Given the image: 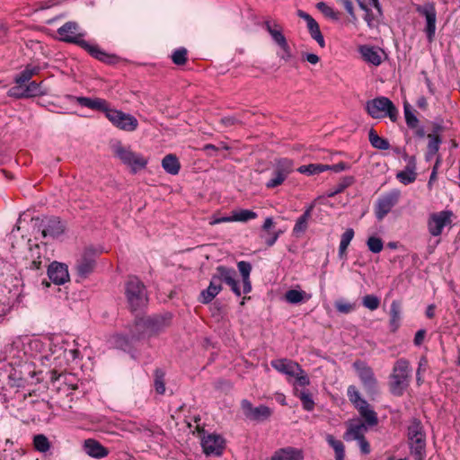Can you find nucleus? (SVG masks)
Wrapping results in <instances>:
<instances>
[{"label":"nucleus","instance_id":"62","mask_svg":"<svg viewBox=\"0 0 460 460\" xmlns=\"http://www.w3.org/2000/svg\"><path fill=\"white\" fill-rule=\"evenodd\" d=\"M426 331L424 329L419 330L414 336L413 343L415 346H420L424 341Z\"/></svg>","mask_w":460,"mask_h":460},{"label":"nucleus","instance_id":"43","mask_svg":"<svg viewBox=\"0 0 460 460\" xmlns=\"http://www.w3.org/2000/svg\"><path fill=\"white\" fill-rule=\"evenodd\" d=\"M28 84H24V90L27 98L36 97L46 94V91L41 87L40 84L35 81L28 82Z\"/></svg>","mask_w":460,"mask_h":460},{"label":"nucleus","instance_id":"32","mask_svg":"<svg viewBox=\"0 0 460 460\" xmlns=\"http://www.w3.org/2000/svg\"><path fill=\"white\" fill-rule=\"evenodd\" d=\"M162 167L167 173L177 175L181 169V164L175 155L169 154L163 158Z\"/></svg>","mask_w":460,"mask_h":460},{"label":"nucleus","instance_id":"30","mask_svg":"<svg viewBox=\"0 0 460 460\" xmlns=\"http://www.w3.org/2000/svg\"><path fill=\"white\" fill-rule=\"evenodd\" d=\"M389 328L392 332H395L401 325L402 304L398 300H394L390 306Z\"/></svg>","mask_w":460,"mask_h":460},{"label":"nucleus","instance_id":"26","mask_svg":"<svg viewBox=\"0 0 460 460\" xmlns=\"http://www.w3.org/2000/svg\"><path fill=\"white\" fill-rule=\"evenodd\" d=\"M263 28L269 32L271 39L278 46L287 42L282 27L277 22L267 20L263 22Z\"/></svg>","mask_w":460,"mask_h":460},{"label":"nucleus","instance_id":"23","mask_svg":"<svg viewBox=\"0 0 460 460\" xmlns=\"http://www.w3.org/2000/svg\"><path fill=\"white\" fill-rule=\"evenodd\" d=\"M83 449L86 455L93 458L102 459L106 457L110 451L94 438H87L84 441Z\"/></svg>","mask_w":460,"mask_h":460},{"label":"nucleus","instance_id":"28","mask_svg":"<svg viewBox=\"0 0 460 460\" xmlns=\"http://www.w3.org/2000/svg\"><path fill=\"white\" fill-rule=\"evenodd\" d=\"M223 277V282L228 285L234 294L237 296H241V289L238 281L235 279L237 273L234 269L223 266V270L220 272Z\"/></svg>","mask_w":460,"mask_h":460},{"label":"nucleus","instance_id":"49","mask_svg":"<svg viewBox=\"0 0 460 460\" xmlns=\"http://www.w3.org/2000/svg\"><path fill=\"white\" fill-rule=\"evenodd\" d=\"M367 245L370 252L378 253L383 250L384 243L380 237L370 236L367 241Z\"/></svg>","mask_w":460,"mask_h":460},{"label":"nucleus","instance_id":"5","mask_svg":"<svg viewBox=\"0 0 460 460\" xmlns=\"http://www.w3.org/2000/svg\"><path fill=\"white\" fill-rule=\"evenodd\" d=\"M124 294L132 312L142 310L148 303L146 288L136 276H129L125 282Z\"/></svg>","mask_w":460,"mask_h":460},{"label":"nucleus","instance_id":"14","mask_svg":"<svg viewBox=\"0 0 460 460\" xmlns=\"http://www.w3.org/2000/svg\"><path fill=\"white\" fill-rule=\"evenodd\" d=\"M400 196V190H393L377 199L375 206V215L379 221L383 220L398 203Z\"/></svg>","mask_w":460,"mask_h":460},{"label":"nucleus","instance_id":"38","mask_svg":"<svg viewBox=\"0 0 460 460\" xmlns=\"http://www.w3.org/2000/svg\"><path fill=\"white\" fill-rule=\"evenodd\" d=\"M368 139L373 147L379 150H387L390 147L389 141L377 135V133L371 128L368 133Z\"/></svg>","mask_w":460,"mask_h":460},{"label":"nucleus","instance_id":"52","mask_svg":"<svg viewBox=\"0 0 460 460\" xmlns=\"http://www.w3.org/2000/svg\"><path fill=\"white\" fill-rule=\"evenodd\" d=\"M335 308L341 314H349L354 310L355 306L350 303L339 300L335 302Z\"/></svg>","mask_w":460,"mask_h":460},{"label":"nucleus","instance_id":"36","mask_svg":"<svg viewBox=\"0 0 460 460\" xmlns=\"http://www.w3.org/2000/svg\"><path fill=\"white\" fill-rule=\"evenodd\" d=\"M429 143L427 146L426 157L428 160L431 159L439 150V146L442 143V138L437 134H428Z\"/></svg>","mask_w":460,"mask_h":460},{"label":"nucleus","instance_id":"19","mask_svg":"<svg viewBox=\"0 0 460 460\" xmlns=\"http://www.w3.org/2000/svg\"><path fill=\"white\" fill-rule=\"evenodd\" d=\"M43 238L56 239L64 234L65 224L58 217H49L41 220L39 226Z\"/></svg>","mask_w":460,"mask_h":460},{"label":"nucleus","instance_id":"31","mask_svg":"<svg viewBox=\"0 0 460 460\" xmlns=\"http://www.w3.org/2000/svg\"><path fill=\"white\" fill-rule=\"evenodd\" d=\"M360 53L365 61L374 65L379 66L382 63V58L379 49L375 47L362 46L360 47Z\"/></svg>","mask_w":460,"mask_h":460},{"label":"nucleus","instance_id":"61","mask_svg":"<svg viewBox=\"0 0 460 460\" xmlns=\"http://www.w3.org/2000/svg\"><path fill=\"white\" fill-rule=\"evenodd\" d=\"M357 441L360 447V451L363 455H367L370 453V451H371L370 445L365 437L357 439Z\"/></svg>","mask_w":460,"mask_h":460},{"label":"nucleus","instance_id":"39","mask_svg":"<svg viewBox=\"0 0 460 460\" xmlns=\"http://www.w3.org/2000/svg\"><path fill=\"white\" fill-rule=\"evenodd\" d=\"M285 298L290 304H298L309 299L310 296L303 290L290 289L286 292Z\"/></svg>","mask_w":460,"mask_h":460},{"label":"nucleus","instance_id":"24","mask_svg":"<svg viewBox=\"0 0 460 460\" xmlns=\"http://www.w3.org/2000/svg\"><path fill=\"white\" fill-rule=\"evenodd\" d=\"M271 367L278 372L288 376H295L297 370H301V366L288 358H278L270 362Z\"/></svg>","mask_w":460,"mask_h":460},{"label":"nucleus","instance_id":"42","mask_svg":"<svg viewBox=\"0 0 460 460\" xmlns=\"http://www.w3.org/2000/svg\"><path fill=\"white\" fill-rule=\"evenodd\" d=\"M258 217L257 213L249 209H239L232 212L233 221L247 222L251 219H255Z\"/></svg>","mask_w":460,"mask_h":460},{"label":"nucleus","instance_id":"8","mask_svg":"<svg viewBox=\"0 0 460 460\" xmlns=\"http://www.w3.org/2000/svg\"><path fill=\"white\" fill-rule=\"evenodd\" d=\"M114 155L131 170L137 173L139 170L145 169L148 160L142 155L133 152L129 147H125L120 142L113 146Z\"/></svg>","mask_w":460,"mask_h":460},{"label":"nucleus","instance_id":"17","mask_svg":"<svg viewBox=\"0 0 460 460\" xmlns=\"http://www.w3.org/2000/svg\"><path fill=\"white\" fill-rule=\"evenodd\" d=\"M172 320V314L154 315L146 318H141L135 323V329L139 331L145 328L151 332H158L167 327Z\"/></svg>","mask_w":460,"mask_h":460},{"label":"nucleus","instance_id":"53","mask_svg":"<svg viewBox=\"0 0 460 460\" xmlns=\"http://www.w3.org/2000/svg\"><path fill=\"white\" fill-rule=\"evenodd\" d=\"M238 270L242 275V279L250 278V274L252 271V265L248 261H241L237 263Z\"/></svg>","mask_w":460,"mask_h":460},{"label":"nucleus","instance_id":"16","mask_svg":"<svg viewBox=\"0 0 460 460\" xmlns=\"http://www.w3.org/2000/svg\"><path fill=\"white\" fill-rule=\"evenodd\" d=\"M241 408L244 417L252 421L262 422L272 414V410L270 407L263 404L253 407L252 403L246 399L242 400Z\"/></svg>","mask_w":460,"mask_h":460},{"label":"nucleus","instance_id":"22","mask_svg":"<svg viewBox=\"0 0 460 460\" xmlns=\"http://www.w3.org/2000/svg\"><path fill=\"white\" fill-rule=\"evenodd\" d=\"M296 14L299 18L306 22L310 36L318 43L321 48L325 47L324 38L321 32L318 22L307 13L303 10H297Z\"/></svg>","mask_w":460,"mask_h":460},{"label":"nucleus","instance_id":"35","mask_svg":"<svg viewBox=\"0 0 460 460\" xmlns=\"http://www.w3.org/2000/svg\"><path fill=\"white\" fill-rule=\"evenodd\" d=\"M328 445L334 450L335 460L345 458V446L342 441L336 439L333 435L327 434L325 437Z\"/></svg>","mask_w":460,"mask_h":460},{"label":"nucleus","instance_id":"4","mask_svg":"<svg viewBox=\"0 0 460 460\" xmlns=\"http://www.w3.org/2000/svg\"><path fill=\"white\" fill-rule=\"evenodd\" d=\"M407 445L414 460H426L427 436L421 421L413 418L407 428Z\"/></svg>","mask_w":460,"mask_h":460},{"label":"nucleus","instance_id":"57","mask_svg":"<svg viewBox=\"0 0 460 460\" xmlns=\"http://www.w3.org/2000/svg\"><path fill=\"white\" fill-rule=\"evenodd\" d=\"M341 4L350 16L351 22L357 21V16L354 13L353 4L350 0H340Z\"/></svg>","mask_w":460,"mask_h":460},{"label":"nucleus","instance_id":"1","mask_svg":"<svg viewBox=\"0 0 460 460\" xmlns=\"http://www.w3.org/2000/svg\"><path fill=\"white\" fill-rule=\"evenodd\" d=\"M347 396L365 422L360 420H349L343 438L346 441L357 440L365 437L364 433L367 430V426L374 427L378 424V417L367 400L361 396L356 385H350L348 386Z\"/></svg>","mask_w":460,"mask_h":460},{"label":"nucleus","instance_id":"63","mask_svg":"<svg viewBox=\"0 0 460 460\" xmlns=\"http://www.w3.org/2000/svg\"><path fill=\"white\" fill-rule=\"evenodd\" d=\"M427 368H428V360H427L426 357L422 356L419 361V366H418L416 376L420 375L421 372H425L427 370Z\"/></svg>","mask_w":460,"mask_h":460},{"label":"nucleus","instance_id":"21","mask_svg":"<svg viewBox=\"0 0 460 460\" xmlns=\"http://www.w3.org/2000/svg\"><path fill=\"white\" fill-rule=\"evenodd\" d=\"M48 276L56 285H63L69 280L67 266L65 263L53 261L49 265Z\"/></svg>","mask_w":460,"mask_h":460},{"label":"nucleus","instance_id":"15","mask_svg":"<svg viewBox=\"0 0 460 460\" xmlns=\"http://www.w3.org/2000/svg\"><path fill=\"white\" fill-rule=\"evenodd\" d=\"M416 11L420 15L425 17L426 26L424 32L426 33L429 42H432L435 38L437 21V11L435 4L431 2L423 5H418Z\"/></svg>","mask_w":460,"mask_h":460},{"label":"nucleus","instance_id":"10","mask_svg":"<svg viewBox=\"0 0 460 460\" xmlns=\"http://www.w3.org/2000/svg\"><path fill=\"white\" fill-rule=\"evenodd\" d=\"M294 171V162L288 158L276 159L271 178L266 182L267 189L280 186Z\"/></svg>","mask_w":460,"mask_h":460},{"label":"nucleus","instance_id":"58","mask_svg":"<svg viewBox=\"0 0 460 460\" xmlns=\"http://www.w3.org/2000/svg\"><path fill=\"white\" fill-rule=\"evenodd\" d=\"M325 166L327 167V171L330 170L334 172H341L342 171H347L350 168V165L344 162H340L338 164H332V165L325 164Z\"/></svg>","mask_w":460,"mask_h":460},{"label":"nucleus","instance_id":"37","mask_svg":"<svg viewBox=\"0 0 460 460\" xmlns=\"http://www.w3.org/2000/svg\"><path fill=\"white\" fill-rule=\"evenodd\" d=\"M295 394L298 397L302 402L303 408L305 411H311L314 408V402L312 398V394L307 389L298 390L295 389Z\"/></svg>","mask_w":460,"mask_h":460},{"label":"nucleus","instance_id":"48","mask_svg":"<svg viewBox=\"0 0 460 460\" xmlns=\"http://www.w3.org/2000/svg\"><path fill=\"white\" fill-rule=\"evenodd\" d=\"M404 116L406 124L410 128H416L418 127L419 119L411 111L409 104H404Z\"/></svg>","mask_w":460,"mask_h":460},{"label":"nucleus","instance_id":"50","mask_svg":"<svg viewBox=\"0 0 460 460\" xmlns=\"http://www.w3.org/2000/svg\"><path fill=\"white\" fill-rule=\"evenodd\" d=\"M8 96L13 97L15 99H23L27 98L26 93L24 90V84H15L14 86H12L7 93Z\"/></svg>","mask_w":460,"mask_h":460},{"label":"nucleus","instance_id":"55","mask_svg":"<svg viewBox=\"0 0 460 460\" xmlns=\"http://www.w3.org/2000/svg\"><path fill=\"white\" fill-rule=\"evenodd\" d=\"M296 377V383L300 386H306L310 384V380L306 373L301 368V370H297Z\"/></svg>","mask_w":460,"mask_h":460},{"label":"nucleus","instance_id":"41","mask_svg":"<svg viewBox=\"0 0 460 460\" xmlns=\"http://www.w3.org/2000/svg\"><path fill=\"white\" fill-rule=\"evenodd\" d=\"M327 171L325 164H310L307 165H301L298 167L297 172L306 175H315Z\"/></svg>","mask_w":460,"mask_h":460},{"label":"nucleus","instance_id":"29","mask_svg":"<svg viewBox=\"0 0 460 460\" xmlns=\"http://www.w3.org/2000/svg\"><path fill=\"white\" fill-rule=\"evenodd\" d=\"M223 277V282L228 285L234 294L237 296H241V289L238 281L235 279L237 273L234 269L223 266V270L220 272Z\"/></svg>","mask_w":460,"mask_h":460},{"label":"nucleus","instance_id":"12","mask_svg":"<svg viewBox=\"0 0 460 460\" xmlns=\"http://www.w3.org/2000/svg\"><path fill=\"white\" fill-rule=\"evenodd\" d=\"M453 212L450 210H442L439 212L431 213L429 216L427 226L430 235L439 236L442 234L443 229L446 226L452 225Z\"/></svg>","mask_w":460,"mask_h":460},{"label":"nucleus","instance_id":"2","mask_svg":"<svg viewBox=\"0 0 460 460\" xmlns=\"http://www.w3.org/2000/svg\"><path fill=\"white\" fill-rule=\"evenodd\" d=\"M71 99L75 100L82 107L103 112L112 125L121 130L132 132L138 127V121L133 115L111 109L110 103L104 99L72 95Z\"/></svg>","mask_w":460,"mask_h":460},{"label":"nucleus","instance_id":"6","mask_svg":"<svg viewBox=\"0 0 460 460\" xmlns=\"http://www.w3.org/2000/svg\"><path fill=\"white\" fill-rule=\"evenodd\" d=\"M410 377V362L405 358H400L396 360L393 367V373L391 375V393L396 396L402 395L404 390L409 385Z\"/></svg>","mask_w":460,"mask_h":460},{"label":"nucleus","instance_id":"64","mask_svg":"<svg viewBox=\"0 0 460 460\" xmlns=\"http://www.w3.org/2000/svg\"><path fill=\"white\" fill-rule=\"evenodd\" d=\"M304 59H305L310 64L315 65L319 62L320 58L316 54L314 53H306L303 56Z\"/></svg>","mask_w":460,"mask_h":460},{"label":"nucleus","instance_id":"56","mask_svg":"<svg viewBox=\"0 0 460 460\" xmlns=\"http://www.w3.org/2000/svg\"><path fill=\"white\" fill-rule=\"evenodd\" d=\"M283 234L282 230L277 232L268 233L267 236H262L265 239V243L268 247H271L275 244L279 237Z\"/></svg>","mask_w":460,"mask_h":460},{"label":"nucleus","instance_id":"18","mask_svg":"<svg viewBox=\"0 0 460 460\" xmlns=\"http://www.w3.org/2000/svg\"><path fill=\"white\" fill-rule=\"evenodd\" d=\"M223 265L216 268V272L212 275L208 287L202 290L199 301L202 304L210 303L222 290L223 277H221V270Z\"/></svg>","mask_w":460,"mask_h":460},{"label":"nucleus","instance_id":"13","mask_svg":"<svg viewBox=\"0 0 460 460\" xmlns=\"http://www.w3.org/2000/svg\"><path fill=\"white\" fill-rule=\"evenodd\" d=\"M226 439L217 433H209L201 438L200 445L203 453L209 456H221L226 448Z\"/></svg>","mask_w":460,"mask_h":460},{"label":"nucleus","instance_id":"34","mask_svg":"<svg viewBox=\"0 0 460 460\" xmlns=\"http://www.w3.org/2000/svg\"><path fill=\"white\" fill-rule=\"evenodd\" d=\"M40 71V67L39 66L27 65L25 68L14 77V83L25 84L30 82L33 75H38Z\"/></svg>","mask_w":460,"mask_h":460},{"label":"nucleus","instance_id":"45","mask_svg":"<svg viewBox=\"0 0 460 460\" xmlns=\"http://www.w3.org/2000/svg\"><path fill=\"white\" fill-rule=\"evenodd\" d=\"M172 61L176 66H183L188 60V50L181 47L176 49L171 55Z\"/></svg>","mask_w":460,"mask_h":460},{"label":"nucleus","instance_id":"9","mask_svg":"<svg viewBox=\"0 0 460 460\" xmlns=\"http://www.w3.org/2000/svg\"><path fill=\"white\" fill-rule=\"evenodd\" d=\"M353 367L357 371L358 376L367 394L371 397L376 395L378 393L377 380L373 369L362 360H356L353 363Z\"/></svg>","mask_w":460,"mask_h":460},{"label":"nucleus","instance_id":"51","mask_svg":"<svg viewBox=\"0 0 460 460\" xmlns=\"http://www.w3.org/2000/svg\"><path fill=\"white\" fill-rule=\"evenodd\" d=\"M317 8L326 16L332 20L339 19V13L335 12L331 6L327 5L325 3H318Z\"/></svg>","mask_w":460,"mask_h":460},{"label":"nucleus","instance_id":"7","mask_svg":"<svg viewBox=\"0 0 460 460\" xmlns=\"http://www.w3.org/2000/svg\"><path fill=\"white\" fill-rule=\"evenodd\" d=\"M365 109L373 119L389 117L394 122L398 118V110L387 97L380 96L367 101Z\"/></svg>","mask_w":460,"mask_h":460},{"label":"nucleus","instance_id":"20","mask_svg":"<svg viewBox=\"0 0 460 460\" xmlns=\"http://www.w3.org/2000/svg\"><path fill=\"white\" fill-rule=\"evenodd\" d=\"M403 159L407 162V164L404 170L397 172L396 178L401 183L408 185L414 182L417 178L416 158L404 153Z\"/></svg>","mask_w":460,"mask_h":460},{"label":"nucleus","instance_id":"40","mask_svg":"<svg viewBox=\"0 0 460 460\" xmlns=\"http://www.w3.org/2000/svg\"><path fill=\"white\" fill-rule=\"evenodd\" d=\"M33 447L36 451L46 453L50 449L51 444L44 434H37L33 437Z\"/></svg>","mask_w":460,"mask_h":460},{"label":"nucleus","instance_id":"33","mask_svg":"<svg viewBox=\"0 0 460 460\" xmlns=\"http://www.w3.org/2000/svg\"><path fill=\"white\" fill-rule=\"evenodd\" d=\"M356 180L354 176H345L342 177L340 181L332 187L328 192L327 197L332 198L341 192H343L347 188L350 187L355 183Z\"/></svg>","mask_w":460,"mask_h":460},{"label":"nucleus","instance_id":"46","mask_svg":"<svg viewBox=\"0 0 460 460\" xmlns=\"http://www.w3.org/2000/svg\"><path fill=\"white\" fill-rule=\"evenodd\" d=\"M164 376L165 373L163 369L156 368L155 370V389L159 394H164L165 392Z\"/></svg>","mask_w":460,"mask_h":460},{"label":"nucleus","instance_id":"3","mask_svg":"<svg viewBox=\"0 0 460 460\" xmlns=\"http://www.w3.org/2000/svg\"><path fill=\"white\" fill-rule=\"evenodd\" d=\"M79 24L76 22L69 21L58 29L59 40L66 43H73L86 52L93 58L106 64H115L119 58L116 55L109 54L102 50L98 45L91 44L83 39L84 33L78 32Z\"/></svg>","mask_w":460,"mask_h":460},{"label":"nucleus","instance_id":"25","mask_svg":"<svg viewBox=\"0 0 460 460\" xmlns=\"http://www.w3.org/2000/svg\"><path fill=\"white\" fill-rule=\"evenodd\" d=\"M314 205L311 204L304 213L296 219V224L293 227L292 234L296 237H301L308 228V222L312 217V212Z\"/></svg>","mask_w":460,"mask_h":460},{"label":"nucleus","instance_id":"54","mask_svg":"<svg viewBox=\"0 0 460 460\" xmlns=\"http://www.w3.org/2000/svg\"><path fill=\"white\" fill-rule=\"evenodd\" d=\"M353 237L354 230L352 228L346 229V231L341 234L340 245L342 246V248H348Z\"/></svg>","mask_w":460,"mask_h":460},{"label":"nucleus","instance_id":"11","mask_svg":"<svg viewBox=\"0 0 460 460\" xmlns=\"http://www.w3.org/2000/svg\"><path fill=\"white\" fill-rule=\"evenodd\" d=\"M100 253L93 246L85 247L75 264L76 274L80 279H86L93 272L96 266V259Z\"/></svg>","mask_w":460,"mask_h":460},{"label":"nucleus","instance_id":"59","mask_svg":"<svg viewBox=\"0 0 460 460\" xmlns=\"http://www.w3.org/2000/svg\"><path fill=\"white\" fill-rule=\"evenodd\" d=\"M282 51H283V54L281 55V59H283L284 61L288 62V61H290L293 58V55H292V51H291V49L288 43V41L280 46H279Z\"/></svg>","mask_w":460,"mask_h":460},{"label":"nucleus","instance_id":"47","mask_svg":"<svg viewBox=\"0 0 460 460\" xmlns=\"http://www.w3.org/2000/svg\"><path fill=\"white\" fill-rule=\"evenodd\" d=\"M362 305L371 311L376 310L380 305V298L375 295H366L362 298Z\"/></svg>","mask_w":460,"mask_h":460},{"label":"nucleus","instance_id":"44","mask_svg":"<svg viewBox=\"0 0 460 460\" xmlns=\"http://www.w3.org/2000/svg\"><path fill=\"white\" fill-rule=\"evenodd\" d=\"M364 20L367 23L369 28H373L378 25L380 19L383 16L382 8L380 7V13L376 9V12H373L371 8H367L365 11Z\"/></svg>","mask_w":460,"mask_h":460},{"label":"nucleus","instance_id":"27","mask_svg":"<svg viewBox=\"0 0 460 460\" xmlns=\"http://www.w3.org/2000/svg\"><path fill=\"white\" fill-rule=\"evenodd\" d=\"M303 452L292 447L279 448L274 452L270 460H303Z\"/></svg>","mask_w":460,"mask_h":460},{"label":"nucleus","instance_id":"60","mask_svg":"<svg viewBox=\"0 0 460 460\" xmlns=\"http://www.w3.org/2000/svg\"><path fill=\"white\" fill-rule=\"evenodd\" d=\"M220 121L226 127H230V126H234V125L242 123V121L235 116L224 117L220 119Z\"/></svg>","mask_w":460,"mask_h":460}]
</instances>
